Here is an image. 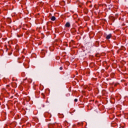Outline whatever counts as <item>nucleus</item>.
<instances>
[{"mask_svg":"<svg viewBox=\"0 0 128 128\" xmlns=\"http://www.w3.org/2000/svg\"><path fill=\"white\" fill-rule=\"evenodd\" d=\"M60 70H62V66L60 67Z\"/></svg>","mask_w":128,"mask_h":128,"instance_id":"39448f33","label":"nucleus"},{"mask_svg":"<svg viewBox=\"0 0 128 128\" xmlns=\"http://www.w3.org/2000/svg\"><path fill=\"white\" fill-rule=\"evenodd\" d=\"M110 38H112V34H108V35L106 36V40H110Z\"/></svg>","mask_w":128,"mask_h":128,"instance_id":"f03ea898","label":"nucleus"},{"mask_svg":"<svg viewBox=\"0 0 128 128\" xmlns=\"http://www.w3.org/2000/svg\"><path fill=\"white\" fill-rule=\"evenodd\" d=\"M88 10H87V12H85V14H88Z\"/></svg>","mask_w":128,"mask_h":128,"instance_id":"6e6552de","label":"nucleus"},{"mask_svg":"<svg viewBox=\"0 0 128 128\" xmlns=\"http://www.w3.org/2000/svg\"><path fill=\"white\" fill-rule=\"evenodd\" d=\"M111 18H112V20H114V17H111Z\"/></svg>","mask_w":128,"mask_h":128,"instance_id":"0eeeda50","label":"nucleus"},{"mask_svg":"<svg viewBox=\"0 0 128 128\" xmlns=\"http://www.w3.org/2000/svg\"><path fill=\"white\" fill-rule=\"evenodd\" d=\"M109 8H112V4H110L108 5Z\"/></svg>","mask_w":128,"mask_h":128,"instance_id":"20e7f679","label":"nucleus"},{"mask_svg":"<svg viewBox=\"0 0 128 128\" xmlns=\"http://www.w3.org/2000/svg\"><path fill=\"white\" fill-rule=\"evenodd\" d=\"M106 80H108V79L107 78V79H106Z\"/></svg>","mask_w":128,"mask_h":128,"instance_id":"9d476101","label":"nucleus"},{"mask_svg":"<svg viewBox=\"0 0 128 128\" xmlns=\"http://www.w3.org/2000/svg\"><path fill=\"white\" fill-rule=\"evenodd\" d=\"M74 102H78V99H76H76H74Z\"/></svg>","mask_w":128,"mask_h":128,"instance_id":"423d86ee","label":"nucleus"},{"mask_svg":"<svg viewBox=\"0 0 128 128\" xmlns=\"http://www.w3.org/2000/svg\"><path fill=\"white\" fill-rule=\"evenodd\" d=\"M56 20V16H52L51 18V20H52V22H54V20Z\"/></svg>","mask_w":128,"mask_h":128,"instance_id":"7ed1b4c3","label":"nucleus"},{"mask_svg":"<svg viewBox=\"0 0 128 128\" xmlns=\"http://www.w3.org/2000/svg\"><path fill=\"white\" fill-rule=\"evenodd\" d=\"M66 28H70V24L69 22H67L65 24Z\"/></svg>","mask_w":128,"mask_h":128,"instance_id":"f257e3e1","label":"nucleus"},{"mask_svg":"<svg viewBox=\"0 0 128 128\" xmlns=\"http://www.w3.org/2000/svg\"><path fill=\"white\" fill-rule=\"evenodd\" d=\"M108 8H109V10H110V7H109Z\"/></svg>","mask_w":128,"mask_h":128,"instance_id":"1a4fd4ad","label":"nucleus"}]
</instances>
